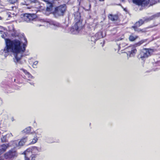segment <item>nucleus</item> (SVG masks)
<instances>
[{"label":"nucleus","instance_id":"1","mask_svg":"<svg viewBox=\"0 0 160 160\" xmlns=\"http://www.w3.org/2000/svg\"><path fill=\"white\" fill-rule=\"evenodd\" d=\"M6 46L3 49L0 51V54L5 57L9 54L10 52L14 53V61L17 63L19 61L23 56V53L25 50L26 45L25 43L22 45L20 41L17 39L11 40H6Z\"/></svg>","mask_w":160,"mask_h":160},{"label":"nucleus","instance_id":"10","mask_svg":"<svg viewBox=\"0 0 160 160\" xmlns=\"http://www.w3.org/2000/svg\"><path fill=\"white\" fill-rule=\"evenodd\" d=\"M128 49L130 50L128 51V52L129 54V56L130 57L133 56L137 52L136 49L133 47H129L128 48Z\"/></svg>","mask_w":160,"mask_h":160},{"label":"nucleus","instance_id":"17","mask_svg":"<svg viewBox=\"0 0 160 160\" xmlns=\"http://www.w3.org/2000/svg\"><path fill=\"white\" fill-rule=\"evenodd\" d=\"M22 70L26 74V77H28L29 78H32V75L30 74V73L28 72L26 70L22 69Z\"/></svg>","mask_w":160,"mask_h":160},{"label":"nucleus","instance_id":"29","mask_svg":"<svg viewBox=\"0 0 160 160\" xmlns=\"http://www.w3.org/2000/svg\"><path fill=\"white\" fill-rule=\"evenodd\" d=\"M123 46L122 44H120V45L118 46V48H119V49H120V48H121V47H122Z\"/></svg>","mask_w":160,"mask_h":160},{"label":"nucleus","instance_id":"20","mask_svg":"<svg viewBox=\"0 0 160 160\" xmlns=\"http://www.w3.org/2000/svg\"><path fill=\"white\" fill-rule=\"evenodd\" d=\"M155 16H152L149 18H147L144 19V21H149L152 20L154 18H155Z\"/></svg>","mask_w":160,"mask_h":160},{"label":"nucleus","instance_id":"35","mask_svg":"<svg viewBox=\"0 0 160 160\" xmlns=\"http://www.w3.org/2000/svg\"><path fill=\"white\" fill-rule=\"evenodd\" d=\"M124 0H122V1H124Z\"/></svg>","mask_w":160,"mask_h":160},{"label":"nucleus","instance_id":"6","mask_svg":"<svg viewBox=\"0 0 160 160\" xmlns=\"http://www.w3.org/2000/svg\"><path fill=\"white\" fill-rule=\"evenodd\" d=\"M27 141V137L22 138L20 141L16 140L12 142V146L14 147H18L22 146L24 145Z\"/></svg>","mask_w":160,"mask_h":160},{"label":"nucleus","instance_id":"27","mask_svg":"<svg viewBox=\"0 0 160 160\" xmlns=\"http://www.w3.org/2000/svg\"><path fill=\"white\" fill-rule=\"evenodd\" d=\"M1 140L2 142H4L6 140V137H3L2 138H1Z\"/></svg>","mask_w":160,"mask_h":160},{"label":"nucleus","instance_id":"16","mask_svg":"<svg viewBox=\"0 0 160 160\" xmlns=\"http://www.w3.org/2000/svg\"><path fill=\"white\" fill-rule=\"evenodd\" d=\"M138 38V36H134L132 35H131L129 37V40L130 41H133Z\"/></svg>","mask_w":160,"mask_h":160},{"label":"nucleus","instance_id":"26","mask_svg":"<svg viewBox=\"0 0 160 160\" xmlns=\"http://www.w3.org/2000/svg\"><path fill=\"white\" fill-rule=\"evenodd\" d=\"M38 61H35L34 62H33V65L32 66L34 68H35V67L34 66V65L35 66H36L37 65V64H38Z\"/></svg>","mask_w":160,"mask_h":160},{"label":"nucleus","instance_id":"12","mask_svg":"<svg viewBox=\"0 0 160 160\" xmlns=\"http://www.w3.org/2000/svg\"><path fill=\"white\" fill-rule=\"evenodd\" d=\"M30 149H27L24 152L25 160H29L28 157L31 155V153L30 152Z\"/></svg>","mask_w":160,"mask_h":160},{"label":"nucleus","instance_id":"32","mask_svg":"<svg viewBox=\"0 0 160 160\" xmlns=\"http://www.w3.org/2000/svg\"><path fill=\"white\" fill-rule=\"evenodd\" d=\"M122 38L120 39H118V40H118V41H119V40H122Z\"/></svg>","mask_w":160,"mask_h":160},{"label":"nucleus","instance_id":"15","mask_svg":"<svg viewBox=\"0 0 160 160\" xmlns=\"http://www.w3.org/2000/svg\"><path fill=\"white\" fill-rule=\"evenodd\" d=\"M9 146L8 144L7 145L3 144L1 146V148L0 149L1 152H4L6 151L8 148Z\"/></svg>","mask_w":160,"mask_h":160},{"label":"nucleus","instance_id":"18","mask_svg":"<svg viewBox=\"0 0 160 160\" xmlns=\"http://www.w3.org/2000/svg\"><path fill=\"white\" fill-rule=\"evenodd\" d=\"M146 40H143L140 41L136 43L135 45L136 46H139L142 45V43H143L144 42H146Z\"/></svg>","mask_w":160,"mask_h":160},{"label":"nucleus","instance_id":"7","mask_svg":"<svg viewBox=\"0 0 160 160\" xmlns=\"http://www.w3.org/2000/svg\"><path fill=\"white\" fill-rule=\"evenodd\" d=\"M17 156V153L14 149L10 150L4 155V157L6 159L14 158Z\"/></svg>","mask_w":160,"mask_h":160},{"label":"nucleus","instance_id":"33","mask_svg":"<svg viewBox=\"0 0 160 160\" xmlns=\"http://www.w3.org/2000/svg\"><path fill=\"white\" fill-rule=\"evenodd\" d=\"M100 1H104V0H99Z\"/></svg>","mask_w":160,"mask_h":160},{"label":"nucleus","instance_id":"28","mask_svg":"<svg viewBox=\"0 0 160 160\" xmlns=\"http://www.w3.org/2000/svg\"><path fill=\"white\" fill-rule=\"evenodd\" d=\"M30 2H36V0H28Z\"/></svg>","mask_w":160,"mask_h":160},{"label":"nucleus","instance_id":"8","mask_svg":"<svg viewBox=\"0 0 160 160\" xmlns=\"http://www.w3.org/2000/svg\"><path fill=\"white\" fill-rule=\"evenodd\" d=\"M47 4L46 11L48 12H52L53 11V6L52 2L54 0H43Z\"/></svg>","mask_w":160,"mask_h":160},{"label":"nucleus","instance_id":"25","mask_svg":"<svg viewBox=\"0 0 160 160\" xmlns=\"http://www.w3.org/2000/svg\"><path fill=\"white\" fill-rule=\"evenodd\" d=\"M37 138H34L33 139L31 143L32 144H34L37 142Z\"/></svg>","mask_w":160,"mask_h":160},{"label":"nucleus","instance_id":"5","mask_svg":"<svg viewBox=\"0 0 160 160\" xmlns=\"http://www.w3.org/2000/svg\"><path fill=\"white\" fill-rule=\"evenodd\" d=\"M37 17V16L35 14H28L25 13L23 15H21V18L22 21H26L29 22L31 21H32L34 19Z\"/></svg>","mask_w":160,"mask_h":160},{"label":"nucleus","instance_id":"22","mask_svg":"<svg viewBox=\"0 0 160 160\" xmlns=\"http://www.w3.org/2000/svg\"><path fill=\"white\" fill-rule=\"evenodd\" d=\"M7 1L11 4H14L18 2V0H7Z\"/></svg>","mask_w":160,"mask_h":160},{"label":"nucleus","instance_id":"21","mask_svg":"<svg viewBox=\"0 0 160 160\" xmlns=\"http://www.w3.org/2000/svg\"><path fill=\"white\" fill-rule=\"evenodd\" d=\"M31 128L30 127H28L27 128H26L23 130V132H24L26 133H28L29 132V131H30Z\"/></svg>","mask_w":160,"mask_h":160},{"label":"nucleus","instance_id":"9","mask_svg":"<svg viewBox=\"0 0 160 160\" xmlns=\"http://www.w3.org/2000/svg\"><path fill=\"white\" fill-rule=\"evenodd\" d=\"M144 20H143L142 19H140L138 22H137L135 23L134 26L132 27V28L134 29V30L136 31L139 32L142 31L143 32L144 31H142V30H141L138 28V27L142 25L144 23Z\"/></svg>","mask_w":160,"mask_h":160},{"label":"nucleus","instance_id":"34","mask_svg":"<svg viewBox=\"0 0 160 160\" xmlns=\"http://www.w3.org/2000/svg\"><path fill=\"white\" fill-rule=\"evenodd\" d=\"M1 18H2L0 16V20L1 19Z\"/></svg>","mask_w":160,"mask_h":160},{"label":"nucleus","instance_id":"23","mask_svg":"<svg viewBox=\"0 0 160 160\" xmlns=\"http://www.w3.org/2000/svg\"><path fill=\"white\" fill-rule=\"evenodd\" d=\"M31 154V160H35V159L36 157V154Z\"/></svg>","mask_w":160,"mask_h":160},{"label":"nucleus","instance_id":"4","mask_svg":"<svg viewBox=\"0 0 160 160\" xmlns=\"http://www.w3.org/2000/svg\"><path fill=\"white\" fill-rule=\"evenodd\" d=\"M152 52V49H144L140 51L139 55V58L143 60L150 56L151 53Z\"/></svg>","mask_w":160,"mask_h":160},{"label":"nucleus","instance_id":"3","mask_svg":"<svg viewBox=\"0 0 160 160\" xmlns=\"http://www.w3.org/2000/svg\"><path fill=\"white\" fill-rule=\"evenodd\" d=\"M66 4H63L55 8L54 12V15L56 17L63 15L66 10Z\"/></svg>","mask_w":160,"mask_h":160},{"label":"nucleus","instance_id":"24","mask_svg":"<svg viewBox=\"0 0 160 160\" xmlns=\"http://www.w3.org/2000/svg\"><path fill=\"white\" fill-rule=\"evenodd\" d=\"M96 40V39L95 38L94 36H92L91 37V41H92L95 42Z\"/></svg>","mask_w":160,"mask_h":160},{"label":"nucleus","instance_id":"31","mask_svg":"<svg viewBox=\"0 0 160 160\" xmlns=\"http://www.w3.org/2000/svg\"><path fill=\"white\" fill-rule=\"evenodd\" d=\"M0 160H3L2 158L1 157H0Z\"/></svg>","mask_w":160,"mask_h":160},{"label":"nucleus","instance_id":"2","mask_svg":"<svg viewBox=\"0 0 160 160\" xmlns=\"http://www.w3.org/2000/svg\"><path fill=\"white\" fill-rule=\"evenodd\" d=\"M74 16L75 24L71 28L70 31L72 34H78L82 29L83 25L81 20L80 13L79 12H76Z\"/></svg>","mask_w":160,"mask_h":160},{"label":"nucleus","instance_id":"14","mask_svg":"<svg viewBox=\"0 0 160 160\" xmlns=\"http://www.w3.org/2000/svg\"><path fill=\"white\" fill-rule=\"evenodd\" d=\"M50 23L52 26V28L54 29H56L57 27H60V24L57 22L52 21Z\"/></svg>","mask_w":160,"mask_h":160},{"label":"nucleus","instance_id":"19","mask_svg":"<svg viewBox=\"0 0 160 160\" xmlns=\"http://www.w3.org/2000/svg\"><path fill=\"white\" fill-rule=\"evenodd\" d=\"M94 36L96 40H98L101 37V32H99L96 33L95 35Z\"/></svg>","mask_w":160,"mask_h":160},{"label":"nucleus","instance_id":"30","mask_svg":"<svg viewBox=\"0 0 160 160\" xmlns=\"http://www.w3.org/2000/svg\"><path fill=\"white\" fill-rule=\"evenodd\" d=\"M24 40L25 42H27V39L26 38H24Z\"/></svg>","mask_w":160,"mask_h":160},{"label":"nucleus","instance_id":"13","mask_svg":"<svg viewBox=\"0 0 160 160\" xmlns=\"http://www.w3.org/2000/svg\"><path fill=\"white\" fill-rule=\"evenodd\" d=\"M108 17L109 19L112 21H117L118 18V16L117 15L110 14L108 15Z\"/></svg>","mask_w":160,"mask_h":160},{"label":"nucleus","instance_id":"11","mask_svg":"<svg viewBox=\"0 0 160 160\" xmlns=\"http://www.w3.org/2000/svg\"><path fill=\"white\" fill-rule=\"evenodd\" d=\"M28 149H30L31 151L30 152L31 153V154L32 153H37L38 152H40L41 150V148H38L37 147H34L32 148L31 149L29 148Z\"/></svg>","mask_w":160,"mask_h":160}]
</instances>
